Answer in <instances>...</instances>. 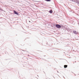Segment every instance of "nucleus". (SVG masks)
I'll return each mask as SVG.
<instances>
[{
  "label": "nucleus",
  "mask_w": 79,
  "mask_h": 79,
  "mask_svg": "<svg viewBox=\"0 0 79 79\" xmlns=\"http://www.w3.org/2000/svg\"><path fill=\"white\" fill-rule=\"evenodd\" d=\"M56 27H57V28H61V27L60 25L59 24H57L56 25Z\"/></svg>",
  "instance_id": "f257e3e1"
},
{
  "label": "nucleus",
  "mask_w": 79,
  "mask_h": 79,
  "mask_svg": "<svg viewBox=\"0 0 79 79\" xmlns=\"http://www.w3.org/2000/svg\"><path fill=\"white\" fill-rule=\"evenodd\" d=\"M14 13L15 14V15H18V13H17L16 12V11L15 10H14Z\"/></svg>",
  "instance_id": "f03ea898"
},
{
  "label": "nucleus",
  "mask_w": 79,
  "mask_h": 79,
  "mask_svg": "<svg viewBox=\"0 0 79 79\" xmlns=\"http://www.w3.org/2000/svg\"><path fill=\"white\" fill-rule=\"evenodd\" d=\"M73 33H74V34H78L77 33V32L76 31H73Z\"/></svg>",
  "instance_id": "7ed1b4c3"
},
{
  "label": "nucleus",
  "mask_w": 79,
  "mask_h": 79,
  "mask_svg": "<svg viewBox=\"0 0 79 79\" xmlns=\"http://www.w3.org/2000/svg\"><path fill=\"white\" fill-rule=\"evenodd\" d=\"M49 13L52 14V13H53V11L52 10H51L50 11H49Z\"/></svg>",
  "instance_id": "20e7f679"
},
{
  "label": "nucleus",
  "mask_w": 79,
  "mask_h": 79,
  "mask_svg": "<svg viewBox=\"0 0 79 79\" xmlns=\"http://www.w3.org/2000/svg\"><path fill=\"white\" fill-rule=\"evenodd\" d=\"M64 68H67L68 65H64Z\"/></svg>",
  "instance_id": "39448f33"
},
{
  "label": "nucleus",
  "mask_w": 79,
  "mask_h": 79,
  "mask_svg": "<svg viewBox=\"0 0 79 79\" xmlns=\"http://www.w3.org/2000/svg\"><path fill=\"white\" fill-rule=\"evenodd\" d=\"M45 1H47V2H50V0H44Z\"/></svg>",
  "instance_id": "423d86ee"
}]
</instances>
